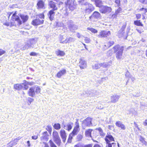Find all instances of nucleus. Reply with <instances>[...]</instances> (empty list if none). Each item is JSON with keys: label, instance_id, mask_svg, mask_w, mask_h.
<instances>
[{"label": "nucleus", "instance_id": "nucleus-1", "mask_svg": "<svg viewBox=\"0 0 147 147\" xmlns=\"http://www.w3.org/2000/svg\"><path fill=\"white\" fill-rule=\"evenodd\" d=\"M12 20L14 21V22H11V23L8 22H6L4 24V25L6 26H16L17 25H20L22 24V22L20 19L19 17L16 15V12L13 14L12 16Z\"/></svg>", "mask_w": 147, "mask_h": 147}, {"label": "nucleus", "instance_id": "nucleus-2", "mask_svg": "<svg viewBox=\"0 0 147 147\" xmlns=\"http://www.w3.org/2000/svg\"><path fill=\"white\" fill-rule=\"evenodd\" d=\"M37 39L36 38H31L28 40L27 43L24 47L22 48V50H24L28 48H33L34 45L37 42Z\"/></svg>", "mask_w": 147, "mask_h": 147}, {"label": "nucleus", "instance_id": "nucleus-3", "mask_svg": "<svg viewBox=\"0 0 147 147\" xmlns=\"http://www.w3.org/2000/svg\"><path fill=\"white\" fill-rule=\"evenodd\" d=\"M52 135L54 141L58 146H60L61 142L58 132L55 130L53 132Z\"/></svg>", "mask_w": 147, "mask_h": 147}, {"label": "nucleus", "instance_id": "nucleus-4", "mask_svg": "<svg viewBox=\"0 0 147 147\" xmlns=\"http://www.w3.org/2000/svg\"><path fill=\"white\" fill-rule=\"evenodd\" d=\"M91 119L90 117L87 118L83 120L82 123V126L83 129H85L86 127H89L92 124Z\"/></svg>", "mask_w": 147, "mask_h": 147}, {"label": "nucleus", "instance_id": "nucleus-5", "mask_svg": "<svg viewBox=\"0 0 147 147\" xmlns=\"http://www.w3.org/2000/svg\"><path fill=\"white\" fill-rule=\"evenodd\" d=\"M86 7L85 9L86 13H89L94 9V8L92 5L89 3H86L84 5Z\"/></svg>", "mask_w": 147, "mask_h": 147}, {"label": "nucleus", "instance_id": "nucleus-6", "mask_svg": "<svg viewBox=\"0 0 147 147\" xmlns=\"http://www.w3.org/2000/svg\"><path fill=\"white\" fill-rule=\"evenodd\" d=\"M112 9L110 7L102 5L100 9V11L103 13H109L111 11Z\"/></svg>", "mask_w": 147, "mask_h": 147}, {"label": "nucleus", "instance_id": "nucleus-7", "mask_svg": "<svg viewBox=\"0 0 147 147\" xmlns=\"http://www.w3.org/2000/svg\"><path fill=\"white\" fill-rule=\"evenodd\" d=\"M59 133L63 142H65L67 137V134L65 130L61 129Z\"/></svg>", "mask_w": 147, "mask_h": 147}, {"label": "nucleus", "instance_id": "nucleus-8", "mask_svg": "<svg viewBox=\"0 0 147 147\" xmlns=\"http://www.w3.org/2000/svg\"><path fill=\"white\" fill-rule=\"evenodd\" d=\"M111 35V32L109 31H101L100 33L98 36L99 38L106 37Z\"/></svg>", "mask_w": 147, "mask_h": 147}, {"label": "nucleus", "instance_id": "nucleus-9", "mask_svg": "<svg viewBox=\"0 0 147 147\" xmlns=\"http://www.w3.org/2000/svg\"><path fill=\"white\" fill-rule=\"evenodd\" d=\"M124 47L121 46L120 49L116 53V57L117 59H120L123 58V50Z\"/></svg>", "mask_w": 147, "mask_h": 147}, {"label": "nucleus", "instance_id": "nucleus-10", "mask_svg": "<svg viewBox=\"0 0 147 147\" xmlns=\"http://www.w3.org/2000/svg\"><path fill=\"white\" fill-rule=\"evenodd\" d=\"M100 18V14L97 11L94 12L92 15L89 17L90 19L93 21H94V18L98 19Z\"/></svg>", "mask_w": 147, "mask_h": 147}, {"label": "nucleus", "instance_id": "nucleus-11", "mask_svg": "<svg viewBox=\"0 0 147 147\" xmlns=\"http://www.w3.org/2000/svg\"><path fill=\"white\" fill-rule=\"evenodd\" d=\"M43 22L44 20H43L36 19L32 21V24L34 26H37L43 24Z\"/></svg>", "mask_w": 147, "mask_h": 147}, {"label": "nucleus", "instance_id": "nucleus-12", "mask_svg": "<svg viewBox=\"0 0 147 147\" xmlns=\"http://www.w3.org/2000/svg\"><path fill=\"white\" fill-rule=\"evenodd\" d=\"M73 123L71 122L68 123L63 125V128L66 130L69 131L72 129Z\"/></svg>", "mask_w": 147, "mask_h": 147}, {"label": "nucleus", "instance_id": "nucleus-13", "mask_svg": "<svg viewBox=\"0 0 147 147\" xmlns=\"http://www.w3.org/2000/svg\"><path fill=\"white\" fill-rule=\"evenodd\" d=\"M120 96L116 94L112 96L111 97V102L113 103H115L119 100Z\"/></svg>", "mask_w": 147, "mask_h": 147}, {"label": "nucleus", "instance_id": "nucleus-14", "mask_svg": "<svg viewBox=\"0 0 147 147\" xmlns=\"http://www.w3.org/2000/svg\"><path fill=\"white\" fill-rule=\"evenodd\" d=\"M79 66L82 69L85 68L87 67L86 62L83 59H81L79 62Z\"/></svg>", "mask_w": 147, "mask_h": 147}, {"label": "nucleus", "instance_id": "nucleus-15", "mask_svg": "<svg viewBox=\"0 0 147 147\" xmlns=\"http://www.w3.org/2000/svg\"><path fill=\"white\" fill-rule=\"evenodd\" d=\"M79 129V125L78 121L76 122L75 123V126L74 128V129L72 133H74L76 134L78 132Z\"/></svg>", "mask_w": 147, "mask_h": 147}, {"label": "nucleus", "instance_id": "nucleus-16", "mask_svg": "<svg viewBox=\"0 0 147 147\" xmlns=\"http://www.w3.org/2000/svg\"><path fill=\"white\" fill-rule=\"evenodd\" d=\"M105 140L107 143H110L111 141H114V139L112 136L109 134H108L106 136Z\"/></svg>", "mask_w": 147, "mask_h": 147}, {"label": "nucleus", "instance_id": "nucleus-17", "mask_svg": "<svg viewBox=\"0 0 147 147\" xmlns=\"http://www.w3.org/2000/svg\"><path fill=\"white\" fill-rule=\"evenodd\" d=\"M28 95L32 97H33L35 95V92L34 91V87L30 88L29 90L28 91Z\"/></svg>", "mask_w": 147, "mask_h": 147}, {"label": "nucleus", "instance_id": "nucleus-18", "mask_svg": "<svg viewBox=\"0 0 147 147\" xmlns=\"http://www.w3.org/2000/svg\"><path fill=\"white\" fill-rule=\"evenodd\" d=\"M21 137H18L15 139L13 141L10 142L9 144V146L12 147L13 146L16 144L18 141L21 139Z\"/></svg>", "mask_w": 147, "mask_h": 147}, {"label": "nucleus", "instance_id": "nucleus-19", "mask_svg": "<svg viewBox=\"0 0 147 147\" xmlns=\"http://www.w3.org/2000/svg\"><path fill=\"white\" fill-rule=\"evenodd\" d=\"M49 135L47 131H46L42 133V136L41 137V139L42 140L47 141L48 140Z\"/></svg>", "mask_w": 147, "mask_h": 147}, {"label": "nucleus", "instance_id": "nucleus-20", "mask_svg": "<svg viewBox=\"0 0 147 147\" xmlns=\"http://www.w3.org/2000/svg\"><path fill=\"white\" fill-rule=\"evenodd\" d=\"M66 73V70L65 69H63L57 73L56 76L58 78H60L62 76L65 74Z\"/></svg>", "mask_w": 147, "mask_h": 147}, {"label": "nucleus", "instance_id": "nucleus-21", "mask_svg": "<svg viewBox=\"0 0 147 147\" xmlns=\"http://www.w3.org/2000/svg\"><path fill=\"white\" fill-rule=\"evenodd\" d=\"M115 125L116 126L120 127L123 130H125V126L120 121H118L115 123Z\"/></svg>", "mask_w": 147, "mask_h": 147}, {"label": "nucleus", "instance_id": "nucleus-22", "mask_svg": "<svg viewBox=\"0 0 147 147\" xmlns=\"http://www.w3.org/2000/svg\"><path fill=\"white\" fill-rule=\"evenodd\" d=\"M54 11L55 10H51L49 11L48 13V16L49 17L50 20L51 21L53 20L54 17L55 16V12H54Z\"/></svg>", "mask_w": 147, "mask_h": 147}, {"label": "nucleus", "instance_id": "nucleus-23", "mask_svg": "<svg viewBox=\"0 0 147 147\" xmlns=\"http://www.w3.org/2000/svg\"><path fill=\"white\" fill-rule=\"evenodd\" d=\"M20 16L24 23L26 22L28 20L29 18L28 16V15L23 14H20Z\"/></svg>", "mask_w": 147, "mask_h": 147}, {"label": "nucleus", "instance_id": "nucleus-24", "mask_svg": "<svg viewBox=\"0 0 147 147\" xmlns=\"http://www.w3.org/2000/svg\"><path fill=\"white\" fill-rule=\"evenodd\" d=\"M93 131L92 129H89L86 130L85 131V135L86 137H92L91 132Z\"/></svg>", "mask_w": 147, "mask_h": 147}, {"label": "nucleus", "instance_id": "nucleus-25", "mask_svg": "<svg viewBox=\"0 0 147 147\" xmlns=\"http://www.w3.org/2000/svg\"><path fill=\"white\" fill-rule=\"evenodd\" d=\"M49 5L51 8L53 9L52 10H57V7L55 3L53 1H51L49 2Z\"/></svg>", "mask_w": 147, "mask_h": 147}, {"label": "nucleus", "instance_id": "nucleus-26", "mask_svg": "<svg viewBox=\"0 0 147 147\" xmlns=\"http://www.w3.org/2000/svg\"><path fill=\"white\" fill-rule=\"evenodd\" d=\"M92 1H95V3L96 6L101 7V6H102V1L100 0H91Z\"/></svg>", "mask_w": 147, "mask_h": 147}, {"label": "nucleus", "instance_id": "nucleus-27", "mask_svg": "<svg viewBox=\"0 0 147 147\" xmlns=\"http://www.w3.org/2000/svg\"><path fill=\"white\" fill-rule=\"evenodd\" d=\"M22 85V83L14 84L13 86L14 88L18 90H20L23 89Z\"/></svg>", "mask_w": 147, "mask_h": 147}, {"label": "nucleus", "instance_id": "nucleus-28", "mask_svg": "<svg viewBox=\"0 0 147 147\" xmlns=\"http://www.w3.org/2000/svg\"><path fill=\"white\" fill-rule=\"evenodd\" d=\"M76 135V134H74V133H72V132L71 133H70L69 135V138L68 139V142L71 143L72 141V139L73 137L74 136Z\"/></svg>", "mask_w": 147, "mask_h": 147}, {"label": "nucleus", "instance_id": "nucleus-29", "mask_svg": "<svg viewBox=\"0 0 147 147\" xmlns=\"http://www.w3.org/2000/svg\"><path fill=\"white\" fill-rule=\"evenodd\" d=\"M101 67V64L96 63L92 65V68L94 69H98Z\"/></svg>", "mask_w": 147, "mask_h": 147}, {"label": "nucleus", "instance_id": "nucleus-30", "mask_svg": "<svg viewBox=\"0 0 147 147\" xmlns=\"http://www.w3.org/2000/svg\"><path fill=\"white\" fill-rule=\"evenodd\" d=\"M22 86L24 90H27L28 88V84L26 83V81L24 80L23 83H22Z\"/></svg>", "mask_w": 147, "mask_h": 147}, {"label": "nucleus", "instance_id": "nucleus-31", "mask_svg": "<svg viewBox=\"0 0 147 147\" xmlns=\"http://www.w3.org/2000/svg\"><path fill=\"white\" fill-rule=\"evenodd\" d=\"M37 5L39 8H44V3L42 1H39Z\"/></svg>", "mask_w": 147, "mask_h": 147}, {"label": "nucleus", "instance_id": "nucleus-32", "mask_svg": "<svg viewBox=\"0 0 147 147\" xmlns=\"http://www.w3.org/2000/svg\"><path fill=\"white\" fill-rule=\"evenodd\" d=\"M121 48V46L120 47L119 45H117L114 46L113 48L114 52L115 53H117L120 49Z\"/></svg>", "mask_w": 147, "mask_h": 147}, {"label": "nucleus", "instance_id": "nucleus-33", "mask_svg": "<svg viewBox=\"0 0 147 147\" xmlns=\"http://www.w3.org/2000/svg\"><path fill=\"white\" fill-rule=\"evenodd\" d=\"M114 44V42L113 41H111L108 42V43L106 44L105 46L107 47V48L109 47L110 46L113 45Z\"/></svg>", "mask_w": 147, "mask_h": 147}, {"label": "nucleus", "instance_id": "nucleus-34", "mask_svg": "<svg viewBox=\"0 0 147 147\" xmlns=\"http://www.w3.org/2000/svg\"><path fill=\"white\" fill-rule=\"evenodd\" d=\"M121 8L119 7L117 10L115 14L112 15V17L113 18H115L117 15L121 11Z\"/></svg>", "mask_w": 147, "mask_h": 147}, {"label": "nucleus", "instance_id": "nucleus-35", "mask_svg": "<svg viewBox=\"0 0 147 147\" xmlns=\"http://www.w3.org/2000/svg\"><path fill=\"white\" fill-rule=\"evenodd\" d=\"M64 39V38L63 36H61L60 38V42L61 43H67V38L65 39L64 40H63Z\"/></svg>", "mask_w": 147, "mask_h": 147}, {"label": "nucleus", "instance_id": "nucleus-36", "mask_svg": "<svg viewBox=\"0 0 147 147\" xmlns=\"http://www.w3.org/2000/svg\"><path fill=\"white\" fill-rule=\"evenodd\" d=\"M134 24L135 25L139 26H142L143 24L140 22V20H137L136 21H135L134 22Z\"/></svg>", "mask_w": 147, "mask_h": 147}, {"label": "nucleus", "instance_id": "nucleus-37", "mask_svg": "<svg viewBox=\"0 0 147 147\" xmlns=\"http://www.w3.org/2000/svg\"><path fill=\"white\" fill-rule=\"evenodd\" d=\"M53 127L56 130H59L61 128L60 124L58 123L55 124L53 125Z\"/></svg>", "mask_w": 147, "mask_h": 147}, {"label": "nucleus", "instance_id": "nucleus-38", "mask_svg": "<svg viewBox=\"0 0 147 147\" xmlns=\"http://www.w3.org/2000/svg\"><path fill=\"white\" fill-rule=\"evenodd\" d=\"M87 29L94 33H96L98 32V31L92 28L88 27L87 28Z\"/></svg>", "mask_w": 147, "mask_h": 147}, {"label": "nucleus", "instance_id": "nucleus-39", "mask_svg": "<svg viewBox=\"0 0 147 147\" xmlns=\"http://www.w3.org/2000/svg\"><path fill=\"white\" fill-rule=\"evenodd\" d=\"M56 54L57 55L63 56L64 55V53L63 51L58 50L56 52Z\"/></svg>", "mask_w": 147, "mask_h": 147}, {"label": "nucleus", "instance_id": "nucleus-40", "mask_svg": "<svg viewBox=\"0 0 147 147\" xmlns=\"http://www.w3.org/2000/svg\"><path fill=\"white\" fill-rule=\"evenodd\" d=\"M69 9L71 10H74L75 8V5L73 3H72L68 6Z\"/></svg>", "mask_w": 147, "mask_h": 147}, {"label": "nucleus", "instance_id": "nucleus-41", "mask_svg": "<svg viewBox=\"0 0 147 147\" xmlns=\"http://www.w3.org/2000/svg\"><path fill=\"white\" fill-rule=\"evenodd\" d=\"M75 40V39L73 38L70 37L68 38H67V43H69L70 42H74Z\"/></svg>", "mask_w": 147, "mask_h": 147}, {"label": "nucleus", "instance_id": "nucleus-42", "mask_svg": "<svg viewBox=\"0 0 147 147\" xmlns=\"http://www.w3.org/2000/svg\"><path fill=\"white\" fill-rule=\"evenodd\" d=\"M98 130L99 131V133L100 135L102 137H104L105 135V134L103 132L102 129L100 128H99L98 129Z\"/></svg>", "mask_w": 147, "mask_h": 147}, {"label": "nucleus", "instance_id": "nucleus-43", "mask_svg": "<svg viewBox=\"0 0 147 147\" xmlns=\"http://www.w3.org/2000/svg\"><path fill=\"white\" fill-rule=\"evenodd\" d=\"M41 91V88L39 86H37L36 88L35 92L36 94L40 93Z\"/></svg>", "mask_w": 147, "mask_h": 147}, {"label": "nucleus", "instance_id": "nucleus-44", "mask_svg": "<svg viewBox=\"0 0 147 147\" xmlns=\"http://www.w3.org/2000/svg\"><path fill=\"white\" fill-rule=\"evenodd\" d=\"M34 99L33 98H28L27 99V102L28 105H30L32 102L34 101Z\"/></svg>", "mask_w": 147, "mask_h": 147}, {"label": "nucleus", "instance_id": "nucleus-45", "mask_svg": "<svg viewBox=\"0 0 147 147\" xmlns=\"http://www.w3.org/2000/svg\"><path fill=\"white\" fill-rule=\"evenodd\" d=\"M49 143H50V146L51 147H57L55 144L51 140H49Z\"/></svg>", "mask_w": 147, "mask_h": 147}, {"label": "nucleus", "instance_id": "nucleus-46", "mask_svg": "<svg viewBox=\"0 0 147 147\" xmlns=\"http://www.w3.org/2000/svg\"><path fill=\"white\" fill-rule=\"evenodd\" d=\"M83 138V136L81 134H78L77 137V140L78 141H80Z\"/></svg>", "mask_w": 147, "mask_h": 147}, {"label": "nucleus", "instance_id": "nucleus-47", "mask_svg": "<svg viewBox=\"0 0 147 147\" xmlns=\"http://www.w3.org/2000/svg\"><path fill=\"white\" fill-rule=\"evenodd\" d=\"M72 3V0H67V1L65 3L66 5L68 6Z\"/></svg>", "mask_w": 147, "mask_h": 147}, {"label": "nucleus", "instance_id": "nucleus-48", "mask_svg": "<svg viewBox=\"0 0 147 147\" xmlns=\"http://www.w3.org/2000/svg\"><path fill=\"white\" fill-rule=\"evenodd\" d=\"M100 64H101V67L102 66L103 67H106L109 65V64L107 63H101Z\"/></svg>", "mask_w": 147, "mask_h": 147}, {"label": "nucleus", "instance_id": "nucleus-49", "mask_svg": "<svg viewBox=\"0 0 147 147\" xmlns=\"http://www.w3.org/2000/svg\"><path fill=\"white\" fill-rule=\"evenodd\" d=\"M74 147H83V144L82 143H79L74 145Z\"/></svg>", "mask_w": 147, "mask_h": 147}, {"label": "nucleus", "instance_id": "nucleus-50", "mask_svg": "<svg viewBox=\"0 0 147 147\" xmlns=\"http://www.w3.org/2000/svg\"><path fill=\"white\" fill-rule=\"evenodd\" d=\"M140 141H141L143 144H146V142L144 140V139L142 137H141L140 139Z\"/></svg>", "mask_w": 147, "mask_h": 147}, {"label": "nucleus", "instance_id": "nucleus-51", "mask_svg": "<svg viewBox=\"0 0 147 147\" xmlns=\"http://www.w3.org/2000/svg\"><path fill=\"white\" fill-rule=\"evenodd\" d=\"M5 53V51L3 50L2 49H0V56L4 54Z\"/></svg>", "mask_w": 147, "mask_h": 147}, {"label": "nucleus", "instance_id": "nucleus-52", "mask_svg": "<svg viewBox=\"0 0 147 147\" xmlns=\"http://www.w3.org/2000/svg\"><path fill=\"white\" fill-rule=\"evenodd\" d=\"M92 144H90L86 145H83V147H92Z\"/></svg>", "mask_w": 147, "mask_h": 147}, {"label": "nucleus", "instance_id": "nucleus-53", "mask_svg": "<svg viewBox=\"0 0 147 147\" xmlns=\"http://www.w3.org/2000/svg\"><path fill=\"white\" fill-rule=\"evenodd\" d=\"M46 129L48 131H51V127L49 125H47Z\"/></svg>", "mask_w": 147, "mask_h": 147}, {"label": "nucleus", "instance_id": "nucleus-54", "mask_svg": "<svg viewBox=\"0 0 147 147\" xmlns=\"http://www.w3.org/2000/svg\"><path fill=\"white\" fill-rule=\"evenodd\" d=\"M84 40L86 43H88L90 41V40L89 38L87 37H85Z\"/></svg>", "mask_w": 147, "mask_h": 147}, {"label": "nucleus", "instance_id": "nucleus-55", "mask_svg": "<svg viewBox=\"0 0 147 147\" xmlns=\"http://www.w3.org/2000/svg\"><path fill=\"white\" fill-rule=\"evenodd\" d=\"M140 11H143L144 13H142V14H144L145 13H146L147 12V10L146 9H145L144 8H142L140 9Z\"/></svg>", "mask_w": 147, "mask_h": 147}, {"label": "nucleus", "instance_id": "nucleus-56", "mask_svg": "<svg viewBox=\"0 0 147 147\" xmlns=\"http://www.w3.org/2000/svg\"><path fill=\"white\" fill-rule=\"evenodd\" d=\"M37 55V54L36 53L34 52H32L30 54V55L33 56H36Z\"/></svg>", "mask_w": 147, "mask_h": 147}, {"label": "nucleus", "instance_id": "nucleus-57", "mask_svg": "<svg viewBox=\"0 0 147 147\" xmlns=\"http://www.w3.org/2000/svg\"><path fill=\"white\" fill-rule=\"evenodd\" d=\"M140 2L141 3L146 4L147 3V0H139Z\"/></svg>", "mask_w": 147, "mask_h": 147}, {"label": "nucleus", "instance_id": "nucleus-58", "mask_svg": "<svg viewBox=\"0 0 147 147\" xmlns=\"http://www.w3.org/2000/svg\"><path fill=\"white\" fill-rule=\"evenodd\" d=\"M120 2V0H116L115 1V3L117 4V6L119 5Z\"/></svg>", "mask_w": 147, "mask_h": 147}, {"label": "nucleus", "instance_id": "nucleus-59", "mask_svg": "<svg viewBox=\"0 0 147 147\" xmlns=\"http://www.w3.org/2000/svg\"><path fill=\"white\" fill-rule=\"evenodd\" d=\"M112 54V51L111 50H109L107 52V55L109 56H111Z\"/></svg>", "mask_w": 147, "mask_h": 147}, {"label": "nucleus", "instance_id": "nucleus-60", "mask_svg": "<svg viewBox=\"0 0 147 147\" xmlns=\"http://www.w3.org/2000/svg\"><path fill=\"white\" fill-rule=\"evenodd\" d=\"M26 83L28 85H29L30 86H32L34 84V83L33 82H28L26 81Z\"/></svg>", "mask_w": 147, "mask_h": 147}, {"label": "nucleus", "instance_id": "nucleus-61", "mask_svg": "<svg viewBox=\"0 0 147 147\" xmlns=\"http://www.w3.org/2000/svg\"><path fill=\"white\" fill-rule=\"evenodd\" d=\"M39 17L40 18H44V15L43 14H40L39 15Z\"/></svg>", "mask_w": 147, "mask_h": 147}, {"label": "nucleus", "instance_id": "nucleus-62", "mask_svg": "<svg viewBox=\"0 0 147 147\" xmlns=\"http://www.w3.org/2000/svg\"><path fill=\"white\" fill-rule=\"evenodd\" d=\"M32 139L36 140L38 138V136H32Z\"/></svg>", "mask_w": 147, "mask_h": 147}, {"label": "nucleus", "instance_id": "nucleus-63", "mask_svg": "<svg viewBox=\"0 0 147 147\" xmlns=\"http://www.w3.org/2000/svg\"><path fill=\"white\" fill-rule=\"evenodd\" d=\"M129 73L128 72V71H127V72L126 73V74H125V76L126 77H127V78H129Z\"/></svg>", "mask_w": 147, "mask_h": 147}, {"label": "nucleus", "instance_id": "nucleus-64", "mask_svg": "<svg viewBox=\"0 0 147 147\" xmlns=\"http://www.w3.org/2000/svg\"><path fill=\"white\" fill-rule=\"evenodd\" d=\"M141 15L140 14H136V17L137 19H139L141 18Z\"/></svg>", "mask_w": 147, "mask_h": 147}]
</instances>
